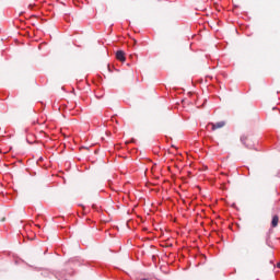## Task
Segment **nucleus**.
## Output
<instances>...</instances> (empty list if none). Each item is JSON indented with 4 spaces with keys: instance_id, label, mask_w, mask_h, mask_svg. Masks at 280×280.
Returning <instances> with one entry per match:
<instances>
[{
    "instance_id": "obj_2",
    "label": "nucleus",
    "mask_w": 280,
    "mask_h": 280,
    "mask_svg": "<svg viewBox=\"0 0 280 280\" xmlns=\"http://www.w3.org/2000/svg\"><path fill=\"white\" fill-rule=\"evenodd\" d=\"M116 59L119 60V62H126V52H124V50L116 51Z\"/></svg>"
},
{
    "instance_id": "obj_6",
    "label": "nucleus",
    "mask_w": 280,
    "mask_h": 280,
    "mask_svg": "<svg viewBox=\"0 0 280 280\" xmlns=\"http://www.w3.org/2000/svg\"><path fill=\"white\" fill-rule=\"evenodd\" d=\"M28 8H32V4H30Z\"/></svg>"
},
{
    "instance_id": "obj_5",
    "label": "nucleus",
    "mask_w": 280,
    "mask_h": 280,
    "mask_svg": "<svg viewBox=\"0 0 280 280\" xmlns=\"http://www.w3.org/2000/svg\"><path fill=\"white\" fill-rule=\"evenodd\" d=\"M1 222H5V217H3V218L1 219Z\"/></svg>"
},
{
    "instance_id": "obj_1",
    "label": "nucleus",
    "mask_w": 280,
    "mask_h": 280,
    "mask_svg": "<svg viewBox=\"0 0 280 280\" xmlns=\"http://www.w3.org/2000/svg\"><path fill=\"white\" fill-rule=\"evenodd\" d=\"M209 126L211 127L212 132H215V130H220L221 128H224V126H226V122L224 120H221L219 122H209L208 128Z\"/></svg>"
},
{
    "instance_id": "obj_4",
    "label": "nucleus",
    "mask_w": 280,
    "mask_h": 280,
    "mask_svg": "<svg viewBox=\"0 0 280 280\" xmlns=\"http://www.w3.org/2000/svg\"><path fill=\"white\" fill-rule=\"evenodd\" d=\"M241 141H242V143H245V141H246V136H242V137H241Z\"/></svg>"
},
{
    "instance_id": "obj_3",
    "label": "nucleus",
    "mask_w": 280,
    "mask_h": 280,
    "mask_svg": "<svg viewBox=\"0 0 280 280\" xmlns=\"http://www.w3.org/2000/svg\"><path fill=\"white\" fill-rule=\"evenodd\" d=\"M271 226L272 229H277V226H279V215H273L271 220Z\"/></svg>"
}]
</instances>
